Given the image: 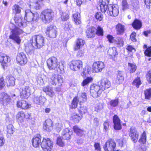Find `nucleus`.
I'll return each mask as SVG.
<instances>
[{"label":"nucleus","instance_id":"f257e3e1","mask_svg":"<svg viewBox=\"0 0 151 151\" xmlns=\"http://www.w3.org/2000/svg\"><path fill=\"white\" fill-rule=\"evenodd\" d=\"M99 85L93 84L90 88V93L94 98H96L100 96L103 91L111 86L110 82L106 78L101 79Z\"/></svg>","mask_w":151,"mask_h":151},{"label":"nucleus","instance_id":"f03ea898","mask_svg":"<svg viewBox=\"0 0 151 151\" xmlns=\"http://www.w3.org/2000/svg\"><path fill=\"white\" fill-rule=\"evenodd\" d=\"M98 3L100 5V10L103 13H105L107 10V13L110 16L116 17L119 13L118 6L116 4L107 5L103 0H99Z\"/></svg>","mask_w":151,"mask_h":151},{"label":"nucleus","instance_id":"7ed1b4c3","mask_svg":"<svg viewBox=\"0 0 151 151\" xmlns=\"http://www.w3.org/2000/svg\"><path fill=\"white\" fill-rule=\"evenodd\" d=\"M29 42L33 47L40 49L45 45V40L42 35H35L32 36L29 40Z\"/></svg>","mask_w":151,"mask_h":151},{"label":"nucleus","instance_id":"20e7f679","mask_svg":"<svg viewBox=\"0 0 151 151\" xmlns=\"http://www.w3.org/2000/svg\"><path fill=\"white\" fill-rule=\"evenodd\" d=\"M54 14L53 10L50 9H46L42 11L40 18L42 21L45 24H48L53 19Z\"/></svg>","mask_w":151,"mask_h":151},{"label":"nucleus","instance_id":"39448f33","mask_svg":"<svg viewBox=\"0 0 151 151\" xmlns=\"http://www.w3.org/2000/svg\"><path fill=\"white\" fill-rule=\"evenodd\" d=\"M31 113L20 111H18L16 116V118L19 124H21L24 122V119L28 120L31 119Z\"/></svg>","mask_w":151,"mask_h":151},{"label":"nucleus","instance_id":"423d86ee","mask_svg":"<svg viewBox=\"0 0 151 151\" xmlns=\"http://www.w3.org/2000/svg\"><path fill=\"white\" fill-rule=\"evenodd\" d=\"M70 69L74 71L81 70L83 67V62L80 60L74 59L70 61L69 64Z\"/></svg>","mask_w":151,"mask_h":151},{"label":"nucleus","instance_id":"0eeeda50","mask_svg":"<svg viewBox=\"0 0 151 151\" xmlns=\"http://www.w3.org/2000/svg\"><path fill=\"white\" fill-rule=\"evenodd\" d=\"M20 29L17 27H15L14 29H12L11 34L9 36V38L15 41L16 43L19 45L21 42V39L19 36L20 34Z\"/></svg>","mask_w":151,"mask_h":151},{"label":"nucleus","instance_id":"6e6552de","mask_svg":"<svg viewBox=\"0 0 151 151\" xmlns=\"http://www.w3.org/2000/svg\"><path fill=\"white\" fill-rule=\"evenodd\" d=\"M47 65L50 70H55L58 68L60 69V63L58 61L56 57H52L49 58L47 60Z\"/></svg>","mask_w":151,"mask_h":151},{"label":"nucleus","instance_id":"1a4fd4ad","mask_svg":"<svg viewBox=\"0 0 151 151\" xmlns=\"http://www.w3.org/2000/svg\"><path fill=\"white\" fill-rule=\"evenodd\" d=\"M116 144L115 140L112 138L108 139L103 146L104 151H115Z\"/></svg>","mask_w":151,"mask_h":151},{"label":"nucleus","instance_id":"9d476101","mask_svg":"<svg viewBox=\"0 0 151 151\" xmlns=\"http://www.w3.org/2000/svg\"><path fill=\"white\" fill-rule=\"evenodd\" d=\"M53 142L48 138H43L41 147L43 151H51L53 147Z\"/></svg>","mask_w":151,"mask_h":151},{"label":"nucleus","instance_id":"9b49d317","mask_svg":"<svg viewBox=\"0 0 151 151\" xmlns=\"http://www.w3.org/2000/svg\"><path fill=\"white\" fill-rule=\"evenodd\" d=\"M45 33L47 36L50 38H56L58 34L56 26L53 24L48 26L45 30Z\"/></svg>","mask_w":151,"mask_h":151},{"label":"nucleus","instance_id":"f8f14e48","mask_svg":"<svg viewBox=\"0 0 151 151\" xmlns=\"http://www.w3.org/2000/svg\"><path fill=\"white\" fill-rule=\"evenodd\" d=\"M49 81L52 85L61 86L63 82V78L59 75L54 74L50 78Z\"/></svg>","mask_w":151,"mask_h":151},{"label":"nucleus","instance_id":"ddd939ff","mask_svg":"<svg viewBox=\"0 0 151 151\" xmlns=\"http://www.w3.org/2000/svg\"><path fill=\"white\" fill-rule=\"evenodd\" d=\"M128 132L129 135L132 141L134 143L137 142L139 137V134L136 128L134 127H131Z\"/></svg>","mask_w":151,"mask_h":151},{"label":"nucleus","instance_id":"4468645a","mask_svg":"<svg viewBox=\"0 0 151 151\" xmlns=\"http://www.w3.org/2000/svg\"><path fill=\"white\" fill-rule=\"evenodd\" d=\"M16 60L17 63L20 65H25L27 63L28 61L26 55L23 52L17 54Z\"/></svg>","mask_w":151,"mask_h":151},{"label":"nucleus","instance_id":"2eb2a0df","mask_svg":"<svg viewBox=\"0 0 151 151\" xmlns=\"http://www.w3.org/2000/svg\"><path fill=\"white\" fill-rule=\"evenodd\" d=\"M12 103V100L10 96L7 94L3 93L1 94L0 98V103L4 106L10 105Z\"/></svg>","mask_w":151,"mask_h":151},{"label":"nucleus","instance_id":"dca6fc26","mask_svg":"<svg viewBox=\"0 0 151 151\" xmlns=\"http://www.w3.org/2000/svg\"><path fill=\"white\" fill-rule=\"evenodd\" d=\"M92 66L93 72L96 73L101 72L105 67L104 63L99 61L94 62Z\"/></svg>","mask_w":151,"mask_h":151},{"label":"nucleus","instance_id":"f3484780","mask_svg":"<svg viewBox=\"0 0 151 151\" xmlns=\"http://www.w3.org/2000/svg\"><path fill=\"white\" fill-rule=\"evenodd\" d=\"M113 128L115 130L118 131L122 129V122L119 116L115 114L113 117Z\"/></svg>","mask_w":151,"mask_h":151},{"label":"nucleus","instance_id":"a211bd4d","mask_svg":"<svg viewBox=\"0 0 151 151\" xmlns=\"http://www.w3.org/2000/svg\"><path fill=\"white\" fill-rule=\"evenodd\" d=\"M96 28L93 26L88 27L85 31L86 37L88 39L94 38L96 36Z\"/></svg>","mask_w":151,"mask_h":151},{"label":"nucleus","instance_id":"6ab92c4d","mask_svg":"<svg viewBox=\"0 0 151 151\" xmlns=\"http://www.w3.org/2000/svg\"><path fill=\"white\" fill-rule=\"evenodd\" d=\"M85 44L84 40L81 38H78L75 41L73 46V50L76 51L82 48Z\"/></svg>","mask_w":151,"mask_h":151},{"label":"nucleus","instance_id":"aec40b11","mask_svg":"<svg viewBox=\"0 0 151 151\" xmlns=\"http://www.w3.org/2000/svg\"><path fill=\"white\" fill-rule=\"evenodd\" d=\"M31 89L29 86H25L20 91V97L23 99H27L31 94Z\"/></svg>","mask_w":151,"mask_h":151},{"label":"nucleus","instance_id":"412c9836","mask_svg":"<svg viewBox=\"0 0 151 151\" xmlns=\"http://www.w3.org/2000/svg\"><path fill=\"white\" fill-rule=\"evenodd\" d=\"M107 54L110 58L112 60L115 61L117 59L118 53L116 47L109 48L108 50Z\"/></svg>","mask_w":151,"mask_h":151},{"label":"nucleus","instance_id":"4be33fe9","mask_svg":"<svg viewBox=\"0 0 151 151\" xmlns=\"http://www.w3.org/2000/svg\"><path fill=\"white\" fill-rule=\"evenodd\" d=\"M41 137L40 134H37L33 137L32 139V143L33 146L35 148L39 147L41 143Z\"/></svg>","mask_w":151,"mask_h":151},{"label":"nucleus","instance_id":"5701e85b","mask_svg":"<svg viewBox=\"0 0 151 151\" xmlns=\"http://www.w3.org/2000/svg\"><path fill=\"white\" fill-rule=\"evenodd\" d=\"M73 132L69 128L64 129L61 133L62 137L63 139L67 140L70 139L71 136L73 135Z\"/></svg>","mask_w":151,"mask_h":151},{"label":"nucleus","instance_id":"b1692460","mask_svg":"<svg viewBox=\"0 0 151 151\" xmlns=\"http://www.w3.org/2000/svg\"><path fill=\"white\" fill-rule=\"evenodd\" d=\"M17 106L22 109L27 110L31 106L30 104L28 103L26 101L21 100L17 101Z\"/></svg>","mask_w":151,"mask_h":151},{"label":"nucleus","instance_id":"393cba45","mask_svg":"<svg viewBox=\"0 0 151 151\" xmlns=\"http://www.w3.org/2000/svg\"><path fill=\"white\" fill-rule=\"evenodd\" d=\"M10 57L6 54L0 52V63L4 65H6L10 62Z\"/></svg>","mask_w":151,"mask_h":151},{"label":"nucleus","instance_id":"a878e982","mask_svg":"<svg viewBox=\"0 0 151 151\" xmlns=\"http://www.w3.org/2000/svg\"><path fill=\"white\" fill-rule=\"evenodd\" d=\"M53 122L50 119H47L45 121L43 126V128L47 131H50L53 129Z\"/></svg>","mask_w":151,"mask_h":151},{"label":"nucleus","instance_id":"bb28decb","mask_svg":"<svg viewBox=\"0 0 151 151\" xmlns=\"http://www.w3.org/2000/svg\"><path fill=\"white\" fill-rule=\"evenodd\" d=\"M83 116L76 112L73 113L71 115L70 119L75 123H78L81 120Z\"/></svg>","mask_w":151,"mask_h":151},{"label":"nucleus","instance_id":"cd10ccee","mask_svg":"<svg viewBox=\"0 0 151 151\" xmlns=\"http://www.w3.org/2000/svg\"><path fill=\"white\" fill-rule=\"evenodd\" d=\"M46 100V98L41 95L35 97L33 99L35 103L40 105H43Z\"/></svg>","mask_w":151,"mask_h":151},{"label":"nucleus","instance_id":"c85d7f7f","mask_svg":"<svg viewBox=\"0 0 151 151\" xmlns=\"http://www.w3.org/2000/svg\"><path fill=\"white\" fill-rule=\"evenodd\" d=\"M115 29L117 35H122L125 32V26L121 23H118L115 26Z\"/></svg>","mask_w":151,"mask_h":151},{"label":"nucleus","instance_id":"c756f323","mask_svg":"<svg viewBox=\"0 0 151 151\" xmlns=\"http://www.w3.org/2000/svg\"><path fill=\"white\" fill-rule=\"evenodd\" d=\"M42 91L47 95L51 97H53L55 95V93L53 91L52 87L49 85L44 86L42 88Z\"/></svg>","mask_w":151,"mask_h":151},{"label":"nucleus","instance_id":"7c9ffc66","mask_svg":"<svg viewBox=\"0 0 151 151\" xmlns=\"http://www.w3.org/2000/svg\"><path fill=\"white\" fill-rule=\"evenodd\" d=\"M124 80V75L122 72L118 71L116 79V82L118 84L122 83Z\"/></svg>","mask_w":151,"mask_h":151},{"label":"nucleus","instance_id":"2f4dec72","mask_svg":"<svg viewBox=\"0 0 151 151\" xmlns=\"http://www.w3.org/2000/svg\"><path fill=\"white\" fill-rule=\"evenodd\" d=\"M132 26L135 29L138 30L142 27V21L137 19H135L131 24Z\"/></svg>","mask_w":151,"mask_h":151},{"label":"nucleus","instance_id":"473e14b6","mask_svg":"<svg viewBox=\"0 0 151 151\" xmlns=\"http://www.w3.org/2000/svg\"><path fill=\"white\" fill-rule=\"evenodd\" d=\"M78 103L79 101L77 98V96H76L73 97L71 103L69 105V110L74 109L77 108Z\"/></svg>","mask_w":151,"mask_h":151},{"label":"nucleus","instance_id":"72a5a7b5","mask_svg":"<svg viewBox=\"0 0 151 151\" xmlns=\"http://www.w3.org/2000/svg\"><path fill=\"white\" fill-rule=\"evenodd\" d=\"M73 129L74 132L76 135L79 137H82L84 135V130L80 128L78 125L73 126Z\"/></svg>","mask_w":151,"mask_h":151},{"label":"nucleus","instance_id":"f704fd0d","mask_svg":"<svg viewBox=\"0 0 151 151\" xmlns=\"http://www.w3.org/2000/svg\"><path fill=\"white\" fill-rule=\"evenodd\" d=\"M73 20L75 24L76 25H78L81 23V15L80 13L76 12L72 15Z\"/></svg>","mask_w":151,"mask_h":151},{"label":"nucleus","instance_id":"c9c22d12","mask_svg":"<svg viewBox=\"0 0 151 151\" xmlns=\"http://www.w3.org/2000/svg\"><path fill=\"white\" fill-rule=\"evenodd\" d=\"M79 106L77 108V110L80 114L83 116L87 113L88 112L87 107L82 104H79Z\"/></svg>","mask_w":151,"mask_h":151},{"label":"nucleus","instance_id":"e433bc0d","mask_svg":"<svg viewBox=\"0 0 151 151\" xmlns=\"http://www.w3.org/2000/svg\"><path fill=\"white\" fill-rule=\"evenodd\" d=\"M77 98L78 99L79 104L84 103L87 101L86 93L85 92H82L79 97L77 96Z\"/></svg>","mask_w":151,"mask_h":151},{"label":"nucleus","instance_id":"4c0bfd02","mask_svg":"<svg viewBox=\"0 0 151 151\" xmlns=\"http://www.w3.org/2000/svg\"><path fill=\"white\" fill-rule=\"evenodd\" d=\"M144 49H145L144 51V54L145 56L148 57H151V46L147 47L146 44H144L143 46Z\"/></svg>","mask_w":151,"mask_h":151},{"label":"nucleus","instance_id":"58836bf2","mask_svg":"<svg viewBox=\"0 0 151 151\" xmlns=\"http://www.w3.org/2000/svg\"><path fill=\"white\" fill-rule=\"evenodd\" d=\"M142 84V82L140 78L138 76L134 78L132 83L133 86H135L137 88H139Z\"/></svg>","mask_w":151,"mask_h":151},{"label":"nucleus","instance_id":"ea45409f","mask_svg":"<svg viewBox=\"0 0 151 151\" xmlns=\"http://www.w3.org/2000/svg\"><path fill=\"white\" fill-rule=\"evenodd\" d=\"M124 41L123 39L119 37L114 41V45L118 48H120L123 46Z\"/></svg>","mask_w":151,"mask_h":151},{"label":"nucleus","instance_id":"a19ab883","mask_svg":"<svg viewBox=\"0 0 151 151\" xmlns=\"http://www.w3.org/2000/svg\"><path fill=\"white\" fill-rule=\"evenodd\" d=\"M33 13L31 12H26L24 19L27 22L33 21Z\"/></svg>","mask_w":151,"mask_h":151},{"label":"nucleus","instance_id":"79ce46f5","mask_svg":"<svg viewBox=\"0 0 151 151\" xmlns=\"http://www.w3.org/2000/svg\"><path fill=\"white\" fill-rule=\"evenodd\" d=\"M15 79L12 76H8V80L6 81L7 86H12L15 85Z\"/></svg>","mask_w":151,"mask_h":151},{"label":"nucleus","instance_id":"37998d69","mask_svg":"<svg viewBox=\"0 0 151 151\" xmlns=\"http://www.w3.org/2000/svg\"><path fill=\"white\" fill-rule=\"evenodd\" d=\"M91 73V69L88 67H85L83 68L81 73V75L83 78H85Z\"/></svg>","mask_w":151,"mask_h":151},{"label":"nucleus","instance_id":"c03bdc74","mask_svg":"<svg viewBox=\"0 0 151 151\" xmlns=\"http://www.w3.org/2000/svg\"><path fill=\"white\" fill-rule=\"evenodd\" d=\"M128 66L129 68V72L130 73H134L137 70V66L136 64L134 63H128Z\"/></svg>","mask_w":151,"mask_h":151},{"label":"nucleus","instance_id":"a18cd8bd","mask_svg":"<svg viewBox=\"0 0 151 151\" xmlns=\"http://www.w3.org/2000/svg\"><path fill=\"white\" fill-rule=\"evenodd\" d=\"M145 99L150 100L151 99V88H149L146 89L144 91Z\"/></svg>","mask_w":151,"mask_h":151},{"label":"nucleus","instance_id":"49530a36","mask_svg":"<svg viewBox=\"0 0 151 151\" xmlns=\"http://www.w3.org/2000/svg\"><path fill=\"white\" fill-rule=\"evenodd\" d=\"M7 134L8 136H10L14 132V128L12 124H9L7 126Z\"/></svg>","mask_w":151,"mask_h":151},{"label":"nucleus","instance_id":"de8ad7c7","mask_svg":"<svg viewBox=\"0 0 151 151\" xmlns=\"http://www.w3.org/2000/svg\"><path fill=\"white\" fill-rule=\"evenodd\" d=\"M60 18L62 21H66L70 18V14L68 12H63L61 14Z\"/></svg>","mask_w":151,"mask_h":151},{"label":"nucleus","instance_id":"09e8293b","mask_svg":"<svg viewBox=\"0 0 151 151\" xmlns=\"http://www.w3.org/2000/svg\"><path fill=\"white\" fill-rule=\"evenodd\" d=\"M93 80V78L91 77H88L83 80L81 83V85L82 86L88 85L89 83H91Z\"/></svg>","mask_w":151,"mask_h":151},{"label":"nucleus","instance_id":"8fccbe9b","mask_svg":"<svg viewBox=\"0 0 151 151\" xmlns=\"http://www.w3.org/2000/svg\"><path fill=\"white\" fill-rule=\"evenodd\" d=\"M146 133L145 131H144L141 134L140 138L139 140V142L143 144H145L146 142Z\"/></svg>","mask_w":151,"mask_h":151},{"label":"nucleus","instance_id":"3c124183","mask_svg":"<svg viewBox=\"0 0 151 151\" xmlns=\"http://www.w3.org/2000/svg\"><path fill=\"white\" fill-rule=\"evenodd\" d=\"M63 138L61 137H58L56 140V144L59 146L63 147L65 146V144L63 140Z\"/></svg>","mask_w":151,"mask_h":151},{"label":"nucleus","instance_id":"603ef678","mask_svg":"<svg viewBox=\"0 0 151 151\" xmlns=\"http://www.w3.org/2000/svg\"><path fill=\"white\" fill-rule=\"evenodd\" d=\"M103 130L105 132L108 131L111 128L110 122L108 120L105 121L103 123Z\"/></svg>","mask_w":151,"mask_h":151},{"label":"nucleus","instance_id":"864d4df0","mask_svg":"<svg viewBox=\"0 0 151 151\" xmlns=\"http://www.w3.org/2000/svg\"><path fill=\"white\" fill-rule=\"evenodd\" d=\"M98 36H103L104 35V31L102 27L100 26H98L96 29V35Z\"/></svg>","mask_w":151,"mask_h":151},{"label":"nucleus","instance_id":"5fc2aeb1","mask_svg":"<svg viewBox=\"0 0 151 151\" xmlns=\"http://www.w3.org/2000/svg\"><path fill=\"white\" fill-rule=\"evenodd\" d=\"M12 10L13 13L15 14H20L21 12L20 8L18 5L17 4H14L13 5Z\"/></svg>","mask_w":151,"mask_h":151},{"label":"nucleus","instance_id":"6e6d98bb","mask_svg":"<svg viewBox=\"0 0 151 151\" xmlns=\"http://www.w3.org/2000/svg\"><path fill=\"white\" fill-rule=\"evenodd\" d=\"M122 9L123 11L129 9V5L127 0H123L122 2Z\"/></svg>","mask_w":151,"mask_h":151},{"label":"nucleus","instance_id":"4d7b16f0","mask_svg":"<svg viewBox=\"0 0 151 151\" xmlns=\"http://www.w3.org/2000/svg\"><path fill=\"white\" fill-rule=\"evenodd\" d=\"M14 20L15 23L19 27H21L23 26V22L21 18H18L16 17H14Z\"/></svg>","mask_w":151,"mask_h":151},{"label":"nucleus","instance_id":"13d9d810","mask_svg":"<svg viewBox=\"0 0 151 151\" xmlns=\"http://www.w3.org/2000/svg\"><path fill=\"white\" fill-rule=\"evenodd\" d=\"M35 3V9L37 10L40 9L41 6L43 4V0H37Z\"/></svg>","mask_w":151,"mask_h":151},{"label":"nucleus","instance_id":"bf43d9fd","mask_svg":"<svg viewBox=\"0 0 151 151\" xmlns=\"http://www.w3.org/2000/svg\"><path fill=\"white\" fill-rule=\"evenodd\" d=\"M95 17L97 21L100 22L103 20V16L100 12H97L95 15Z\"/></svg>","mask_w":151,"mask_h":151},{"label":"nucleus","instance_id":"052dcab7","mask_svg":"<svg viewBox=\"0 0 151 151\" xmlns=\"http://www.w3.org/2000/svg\"><path fill=\"white\" fill-rule=\"evenodd\" d=\"M110 105L113 107L116 106L119 104V100L118 99H114L111 100L109 102Z\"/></svg>","mask_w":151,"mask_h":151},{"label":"nucleus","instance_id":"680f3d73","mask_svg":"<svg viewBox=\"0 0 151 151\" xmlns=\"http://www.w3.org/2000/svg\"><path fill=\"white\" fill-rule=\"evenodd\" d=\"M72 28V25L70 22H68L65 23L64 27V29L66 31H69L71 30Z\"/></svg>","mask_w":151,"mask_h":151},{"label":"nucleus","instance_id":"e2e57ef3","mask_svg":"<svg viewBox=\"0 0 151 151\" xmlns=\"http://www.w3.org/2000/svg\"><path fill=\"white\" fill-rule=\"evenodd\" d=\"M146 80L149 83H151V70L147 71L146 74Z\"/></svg>","mask_w":151,"mask_h":151},{"label":"nucleus","instance_id":"0e129e2a","mask_svg":"<svg viewBox=\"0 0 151 151\" xmlns=\"http://www.w3.org/2000/svg\"><path fill=\"white\" fill-rule=\"evenodd\" d=\"M136 37V33L135 32H133L130 36L129 39L132 42H136L137 41Z\"/></svg>","mask_w":151,"mask_h":151},{"label":"nucleus","instance_id":"69168bd1","mask_svg":"<svg viewBox=\"0 0 151 151\" xmlns=\"http://www.w3.org/2000/svg\"><path fill=\"white\" fill-rule=\"evenodd\" d=\"M126 50L127 51V52H134L136 51V50L134 48L133 46L130 45H128L127 46Z\"/></svg>","mask_w":151,"mask_h":151},{"label":"nucleus","instance_id":"338daca9","mask_svg":"<svg viewBox=\"0 0 151 151\" xmlns=\"http://www.w3.org/2000/svg\"><path fill=\"white\" fill-rule=\"evenodd\" d=\"M103 105L101 103L97 104L94 107V111L96 112L100 111L103 108Z\"/></svg>","mask_w":151,"mask_h":151},{"label":"nucleus","instance_id":"774afa93","mask_svg":"<svg viewBox=\"0 0 151 151\" xmlns=\"http://www.w3.org/2000/svg\"><path fill=\"white\" fill-rule=\"evenodd\" d=\"M95 150L96 151H101V148L100 143L95 142L94 145Z\"/></svg>","mask_w":151,"mask_h":151}]
</instances>
